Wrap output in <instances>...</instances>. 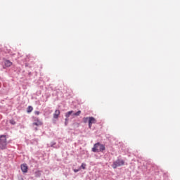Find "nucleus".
Masks as SVG:
<instances>
[{
    "mask_svg": "<svg viewBox=\"0 0 180 180\" xmlns=\"http://www.w3.org/2000/svg\"><path fill=\"white\" fill-rule=\"evenodd\" d=\"M34 113H35V115H40V112H39V111H35Z\"/></svg>",
    "mask_w": 180,
    "mask_h": 180,
    "instance_id": "dca6fc26",
    "label": "nucleus"
},
{
    "mask_svg": "<svg viewBox=\"0 0 180 180\" xmlns=\"http://www.w3.org/2000/svg\"><path fill=\"white\" fill-rule=\"evenodd\" d=\"M34 123H32L33 126H41L43 124V122H41V121L39 120V118H36L34 120Z\"/></svg>",
    "mask_w": 180,
    "mask_h": 180,
    "instance_id": "39448f33",
    "label": "nucleus"
},
{
    "mask_svg": "<svg viewBox=\"0 0 180 180\" xmlns=\"http://www.w3.org/2000/svg\"><path fill=\"white\" fill-rule=\"evenodd\" d=\"M95 123H96V120L94 117H89V128L91 129L92 124H95Z\"/></svg>",
    "mask_w": 180,
    "mask_h": 180,
    "instance_id": "20e7f679",
    "label": "nucleus"
},
{
    "mask_svg": "<svg viewBox=\"0 0 180 180\" xmlns=\"http://www.w3.org/2000/svg\"><path fill=\"white\" fill-rule=\"evenodd\" d=\"M79 168H80V169H81V168H82V169H86V164L82 163Z\"/></svg>",
    "mask_w": 180,
    "mask_h": 180,
    "instance_id": "9b49d317",
    "label": "nucleus"
},
{
    "mask_svg": "<svg viewBox=\"0 0 180 180\" xmlns=\"http://www.w3.org/2000/svg\"><path fill=\"white\" fill-rule=\"evenodd\" d=\"M40 175H41V171H39V176H40Z\"/></svg>",
    "mask_w": 180,
    "mask_h": 180,
    "instance_id": "f3484780",
    "label": "nucleus"
},
{
    "mask_svg": "<svg viewBox=\"0 0 180 180\" xmlns=\"http://www.w3.org/2000/svg\"><path fill=\"white\" fill-rule=\"evenodd\" d=\"M83 122H84V123H87L88 122H89V117H84L83 118Z\"/></svg>",
    "mask_w": 180,
    "mask_h": 180,
    "instance_id": "f8f14e48",
    "label": "nucleus"
},
{
    "mask_svg": "<svg viewBox=\"0 0 180 180\" xmlns=\"http://www.w3.org/2000/svg\"><path fill=\"white\" fill-rule=\"evenodd\" d=\"M79 171H81V168L74 169V172H79Z\"/></svg>",
    "mask_w": 180,
    "mask_h": 180,
    "instance_id": "2eb2a0df",
    "label": "nucleus"
},
{
    "mask_svg": "<svg viewBox=\"0 0 180 180\" xmlns=\"http://www.w3.org/2000/svg\"><path fill=\"white\" fill-rule=\"evenodd\" d=\"M12 123V124H15V122L13 123V122H11Z\"/></svg>",
    "mask_w": 180,
    "mask_h": 180,
    "instance_id": "a211bd4d",
    "label": "nucleus"
},
{
    "mask_svg": "<svg viewBox=\"0 0 180 180\" xmlns=\"http://www.w3.org/2000/svg\"><path fill=\"white\" fill-rule=\"evenodd\" d=\"M21 170H22L24 173L27 172V165L26 164L22 165H21Z\"/></svg>",
    "mask_w": 180,
    "mask_h": 180,
    "instance_id": "0eeeda50",
    "label": "nucleus"
},
{
    "mask_svg": "<svg viewBox=\"0 0 180 180\" xmlns=\"http://www.w3.org/2000/svg\"><path fill=\"white\" fill-rule=\"evenodd\" d=\"M68 124V118H65V125L67 126Z\"/></svg>",
    "mask_w": 180,
    "mask_h": 180,
    "instance_id": "4468645a",
    "label": "nucleus"
},
{
    "mask_svg": "<svg viewBox=\"0 0 180 180\" xmlns=\"http://www.w3.org/2000/svg\"><path fill=\"white\" fill-rule=\"evenodd\" d=\"M12 123V124H15V122L13 123V122H11Z\"/></svg>",
    "mask_w": 180,
    "mask_h": 180,
    "instance_id": "6ab92c4d",
    "label": "nucleus"
},
{
    "mask_svg": "<svg viewBox=\"0 0 180 180\" xmlns=\"http://www.w3.org/2000/svg\"><path fill=\"white\" fill-rule=\"evenodd\" d=\"M122 165H124V160L118 159L113 162L112 167L114 169H116L117 167H122Z\"/></svg>",
    "mask_w": 180,
    "mask_h": 180,
    "instance_id": "7ed1b4c3",
    "label": "nucleus"
},
{
    "mask_svg": "<svg viewBox=\"0 0 180 180\" xmlns=\"http://www.w3.org/2000/svg\"><path fill=\"white\" fill-rule=\"evenodd\" d=\"M72 113H74V111H72V110L68 112L65 114V117L68 119V117H70V116H71V115H72Z\"/></svg>",
    "mask_w": 180,
    "mask_h": 180,
    "instance_id": "1a4fd4ad",
    "label": "nucleus"
},
{
    "mask_svg": "<svg viewBox=\"0 0 180 180\" xmlns=\"http://www.w3.org/2000/svg\"><path fill=\"white\" fill-rule=\"evenodd\" d=\"M33 110V107L32 106H28L27 112V113H30Z\"/></svg>",
    "mask_w": 180,
    "mask_h": 180,
    "instance_id": "9d476101",
    "label": "nucleus"
},
{
    "mask_svg": "<svg viewBox=\"0 0 180 180\" xmlns=\"http://www.w3.org/2000/svg\"><path fill=\"white\" fill-rule=\"evenodd\" d=\"M60 110H56L53 113V119H58V116H60Z\"/></svg>",
    "mask_w": 180,
    "mask_h": 180,
    "instance_id": "423d86ee",
    "label": "nucleus"
},
{
    "mask_svg": "<svg viewBox=\"0 0 180 180\" xmlns=\"http://www.w3.org/2000/svg\"><path fill=\"white\" fill-rule=\"evenodd\" d=\"M105 145L101 144V143H97L94 144V147L92 148L93 153H99L105 151Z\"/></svg>",
    "mask_w": 180,
    "mask_h": 180,
    "instance_id": "f257e3e1",
    "label": "nucleus"
},
{
    "mask_svg": "<svg viewBox=\"0 0 180 180\" xmlns=\"http://www.w3.org/2000/svg\"><path fill=\"white\" fill-rule=\"evenodd\" d=\"M6 136L5 135H1L0 136V149L1 150H5L6 149Z\"/></svg>",
    "mask_w": 180,
    "mask_h": 180,
    "instance_id": "f03ea898",
    "label": "nucleus"
},
{
    "mask_svg": "<svg viewBox=\"0 0 180 180\" xmlns=\"http://www.w3.org/2000/svg\"><path fill=\"white\" fill-rule=\"evenodd\" d=\"M4 65L5 67H11L12 65V62H11L10 60H6L5 62H4Z\"/></svg>",
    "mask_w": 180,
    "mask_h": 180,
    "instance_id": "6e6552de",
    "label": "nucleus"
},
{
    "mask_svg": "<svg viewBox=\"0 0 180 180\" xmlns=\"http://www.w3.org/2000/svg\"><path fill=\"white\" fill-rule=\"evenodd\" d=\"M80 115H81V110H79L75 114H73V116H79Z\"/></svg>",
    "mask_w": 180,
    "mask_h": 180,
    "instance_id": "ddd939ff",
    "label": "nucleus"
}]
</instances>
